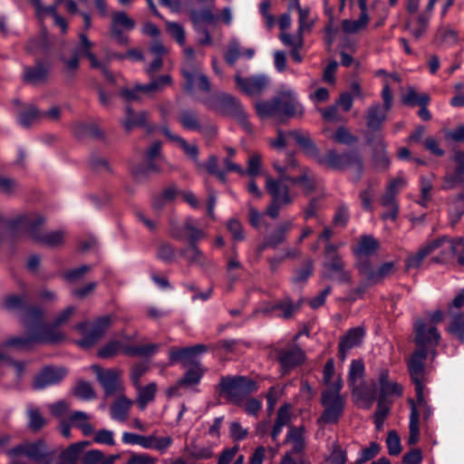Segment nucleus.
I'll use <instances>...</instances> for the list:
<instances>
[{
    "label": "nucleus",
    "instance_id": "3c124183",
    "mask_svg": "<svg viewBox=\"0 0 464 464\" xmlns=\"http://www.w3.org/2000/svg\"><path fill=\"white\" fill-rule=\"evenodd\" d=\"M370 16H360L357 20L344 19L342 22V30L348 34H358L365 30L369 24Z\"/></svg>",
    "mask_w": 464,
    "mask_h": 464
},
{
    "label": "nucleus",
    "instance_id": "ddd939ff",
    "mask_svg": "<svg viewBox=\"0 0 464 464\" xmlns=\"http://www.w3.org/2000/svg\"><path fill=\"white\" fill-rule=\"evenodd\" d=\"M91 369L96 374L97 380L103 388L106 397L123 393L122 371L118 369H103L97 364L92 365Z\"/></svg>",
    "mask_w": 464,
    "mask_h": 464
},
{
    "label": "nucleus",
    "instance_id": "13d9d810",
    "mask_svg": "<svg viewBox=\"0 0 464 464\" xmlns=\"http://www.w3.org/2000/svg\"><path fill=\"white\" fill-rule=\"evenodd\" d=\"M364 371L365 368L362 360H353L351 362L348 372L349 387L363 381Z\"/></svg>",
    "mask_w": 464,
    "mask_h": 464
},
{
    "label": "nucleus",
    "instance_id": "4d7b16f0",
    "mask_svg": "<svg viewBox=\"0 0 464 464\" xmlns=\"http://www.w3.org/2000/svg\"><path fill=\"white\" fill-rule=\"evenodd\" d=\"M401 101L409 106L428 105L430 98L427 93H418L414 89L410 88L402 96Z\"/></svg>",
    "mask_w": 464,
    "mask_h": 464
},
{
    "label": "nucleus",
    "instance_id": "cd10ccee",
    "mask_svg": "<svg viewBox=\"0 0 464 464\" xmlns=\"http://www.w3.org/2000/svg\"><path fill=\"white\" fill-rule=\"evenodd\" d=\"M353 400L362 407H369L375 400L376 390L373 382H359L350 387Z\"/></svg>",
    "mask_w": 464,
    "mask_h": 464
},
{
    "label": "nucleus",
    "instance_id": "f257e3e1",
    "mask_svg": "<svg viewBox=\"0 0 464 464\" xmlns=\"http://www.w3.org/2000/svg\"><path fill=\"white\" fill-rule=\"evenodd\" d=\"M73 306H68L55 317L52 324H44V312L39 308H29L24 311L23 321L28 328L26 337L14 336L7 339L2 348L13 347L18 350L30 349L34 343H57L65 339V334L58 327L65 324L73 314Z\"/></svg>",
    "mask_w": 464,
    "mask_h": 464
},
{
    "label": "nucleus",
    "instance_id": "338daca9",
    "mask_svg": "<svg viewBox=\"0 0 464 464\" xmlns=\"http://www.w3.org/2000/svg\"><path fill=\"white\" fill-rule=\"evenodd\" d=\"M70 407L71 406L69 402L61 400L49 404L48 410L53 417L60 419L62 420H65V416L68 417V415L70 414Z\"/></svg>",
    "mask_w": 464,
    "mask_h": 464
},
{
    "label": "nucleus",
    "instance_id": "dca6fc26",
    "mask_svg": "<svg viewBox=\"0 0 464 464\" xmlns=\"http://www.w3.org/2000/svg\"><path fill=\"white\" fill-rule=\"evenodd\" d=\"M378 383L380 392L377 406L391 408L393 400L402 395V386L389 379V371L387 369H381L379 371Z\"/></svg>",
    "mask_w": 464,
    "mask_h": 464
},
{
    "label": "nucleus",
    "instance_id": "2f4dec72",
    "mask_svg": "<svg viewBox=\"0 0 464 464\" xmlns=\"http://www.w3.org/2000/svg\"><path fill=\"white\" fill-rule=\"evenodd\" d=\"M161 132L169 138L171 141L176 142L185 152V154L193 160V162L198 167H202V164L200 163L198 160V148L196 144H189L187 142L185 139L182 137L174 134L171 132V130L166 127L163 126L160 128Z\"/></svg>",
    "mask_w": 464,
    "mask_h": 464
},
{
    "label": "nucleus",
    "instance_id": "b1692460",
    "mask_svg": "<svg viewBox=\"0 0 464 464\" xmlns=\"http://www.w3.org/2000/svg\"><path fill=\"white\" fill-rule=\"evenodd\" d=\"M207 351V345L201 343L184 348H172L169 351V359L172 362H180L184 365L192 364L195 366V363H199L196 362V357Z\"/></svg>",
    "mask_w": 464,
    "mask_h": 464
},
{
    "label": "nucleus",
    "instance_id": "2eb2a0df",
    "mask_svg": "<svg viewBox=\"0 0 464 464\" xmlns=\"http://www.w3.org/2000/svg\"><path fill=\"white\" fill-rule=\"evenodd\" d=\"M112 323L111 315H105L98 318L89 328L87 323H81L75 325V329L84 334L83 338L78 341L81 347L88 348L93 345L99 339H101Z\"/></svg>",
    "mask_w": 464,
    "mask_h": 464
},
{
    "label": "nucleus",
    "instance_id": "c756f323",
    "mask_svg": "<svg viewBox=\"0 0 464 464\" xmlns=\"http://www.w3.org/2000/svg\"><path fill=\"white\" fill-rule=\"evenodd\" d=\"M365 336V330L362 326H357L350 329L343 335L339 343V353L342 360L345 359L346 353L353 347L361 345Z\"/></svg>",
    "mask_w": 464,
    "mask_h": 464
},
{
    "label": "nucleus",
    "instance_id": "603ef678",
    "mask_svg": "<svg viewBox=\"0 0 464 464\" xmlns=\"http://www.w3.org/2000/svg\"><path fill=\"white\" fill-rule=\"evenodd\" d=\"M172 83V78L169 74L153 79L150 82L142 85L143 92L147 96L161 92L165 87Z\"/></svg>",
    "mask_w": 464,
    "mask_h": 464
},
{
    "label": "nucleus",
    "instance_id": "052dcab7",
    "mask_svg": "<svg viewBox=\"0 0 464 464\" xmlns=\"http://www.w3.org/2000/svg\"><path fill=\"white\" fill-rule=\"evenodd\" d=\"M242 267L243 266L237 258V251L236 248H234L233 255L228 258L227 264V276L229 281L230 288L239 277V275L237 273V271L242 269Z\"/></svg>",
    "mask_w": 464,
    "mask_h": 464
},
{
    "label": "nucleus",
    "instance_id": "680f3d73",
    "mask_svg": "<svg viewBox=\"0 0 464 464\" xmlns=\"http://www.w3.org/2000/svg\"><path fill=\"white\" fill-rule=\"evenodd\" d=\"M430 254H432L430 246V243H427L426 245L422 246L417 253L408 256L406 260L407 268L410 269L419 267L422 264L424 258Z\"/></svg>",
    "mask_w": 464,
    "mask_h": 464
},
{
    "label": "nucleus",
    "instance_id": "1a4fd4ad",
    "mask_svg": "<svg viewBox=\"0 0 464 464\" xmlns=\"http://www.w3.org/2000/svg\"><path fill=\"white\" fill-rule=\"evenodd\" d=\"M316 162L324 167L335 170H342L345 168L354 172L356 179H359L363 170L362 161L356 152H347L338 154L335 150H329L324 156L320 155L319 150L317 156H314Z\"/></svg>",
    "mask_w": 464,
    "mask_h": 464
},
{
    "label": "nucleus",
    "instance_id": "ea45409f",
    "mask_svg": "<svg viewBox=\"0 0 464 464\" xmlns=\"http://www.w3.org/2000/svg\"><path fill=\"white\" fill-rule=\"evenodd\" d=\"M137 392L136 402L140 410H144L151 402L156 395L157 384L150 382L147 385L134 386Z\"/></svg>",
    "mask_w": 464,
    "mask_h": 464
},
{
    "label": "nucleus",
    "instance_id": "412c9836",
    "mask_svg": "<svg viewBox=\"0 0 464 464\" xmlns=\"http://www.w3.org/2000/svg\"><path fill=\"white\" fill-rule=\"evenodd\" d=\"M323 266L324 277L336 279L339 283L352 281L351 274L345 270V264L340 255H334L331 258L324 259Z\"/></svg>",
    "mask_w": 464,
    "mask_h": 464
},
{
    "label": "nucleus",
    "instance_id": "473e14b6",
    "mask_svg": "<svg viewBox=\"0 0 464 464\" xmlns=\"http://www.w3.org/2000/svg\"><path fill=\"white\" fill-rule=\"evenodd\" d=\"M49 66L38 62L34 66L24 67L23 80L34 85L46 82L49 73Z\"/></svg>",
    "mask_w": 464,
    "mask_h": 464
},
{
    "label": "nucleus",
    "instance_id": "58836bf2",
    "mask_svg": "<svg viewBox=\"0 0 464 464\" xmlns=\"http://www.w3.org/2000/svg\"><path fill=\"white\" fill-rule=\"evenodd\" d=\"M289 182L293 185H299L306 194L313 192L316 186L314 173L306 167L301 168L299 175L293 177Z\"/></svg>",
    "mask_w": 464,
    "mask_h": 464
},
{
    "label": "nucleus",
    "instance_id": "7ed1b4c3",
    "mask_svg": "<svg viewBox=\"0 0 464 464\" xmlns=\"http://www.w3.org/2000/svg\"><path fill=\"white\" fill-rule=\"evenodd\" d=\"M44 218L37 212L23 213L8 220L7 229L14 236L26 235L35 243L47 246L58 247L64 242L63 230L47 231L42 229Z\"/></svg>",
    "mask_w": 464,
    "mask_h": 464
},
{
    "label": "nucleus",
    "instance_id": "a878e982",
    "mask_svg": "<svg viewBox=\"0 0 464 464\" xmlns=\"http://www.w3.org/2000/svg\"><path fill=\"white\" fill-rule=\"evenodd\" d=\"M67 370L63 367H46L41 371L34 382L35 389H44L62 382L67 375Z\"/></svg>",
    "mask_w": 464,
    "mask_h": 464
},
{
    "label": "nucleus",
    "instance_id": "bb28decb",
    "mask_svg": "<svg viewBox=\"0 0 464 464\" xmlns=\"http://www.w3.org/2000/svg\"><path fill=\"white\" fill-rule=\"evenodd\" d=\"M125 444L140 445L144 449L165 451L171 444L170 437H122Z\"/></svg>",
    "mask_w": 464,
    "mask_h": 464
},
{
    "label": "nucleus",
    "instance_id": "20e7f679",
    "mask_svg": "<svg viewBox=\"0 0 464 464\" xmlns=\"http://www.w3.org/2000/svg\"><path fill=\"white\" fill-rule=\"evenodd\" d=\"M412 382L415 385V392L417 401L410 400L411 404V416H410V435H419V418L423 416L424 420H428L432 415V408L425 400L424 396V383L427 381L425 370H422L420 362L412 363L411 372H410Z\"/></svg>",
    "mask_w": 464,
    "mask_h": 464
},
{
    "label": "nucleus",
    "instance_id": "4c0bfd02",
    "mask_svg": "<svg viewBox=\"0 0 464 464\" xmlns=\"http://www.w3.org/2000/svg\"><path fill=\"white\" fill-rule=\"evenodd\" d=\"M294 227L292 220L281 222L277 227L270 233L266 238L270 248H276L286 240L287 234Z\"/></svg>",
    "mask_w": 464,
    "mask_h": 464
},
{
    "label": "nucleus",
    "instance_id": "bf43d9fd",
    "mask_svg": "<svg viewBox=\"0 0 464 464\" xmlns=\"http://www.w3.org/2000/svg\"><path fill=\"white\" fill-rule=\"evenodd\" d=\"M296 309H297V306H295L292 303V301L288 297H286V298L283 299L282 301L273 304L271 307L266 309L264 312L268 313V312H275V311L279 310L282 312L279 314V316H281L285 319H289L293 316V314H295Z\"/></svg>",
    "mask_w": 464,
    "mask_h": 464
},
{
    "label": "nucleus",
    "instance_id": "37998d69",
    "mask_svg": "<svg viewBox=\"0 0 464 464\" xmlns=\"http://www.w3.org/2000/svg\"><path fill=\"white\" fill-rule=\"evenodd\" d=\"M178 121L184 130L193 131L201 130L198 115L192 110L186 109L181 111L178 116Z\"/></svg>",
    "mask_w": 464,
    "mask_h": 464
},
{
    "label": "nucleus",
    "instance_id": "423d86ee",
    "mask_svg": "<svg viewBox=\"0 0 464 464\" xmlns=\"http://www.w3.org/2000/svg\"><path fill=\"white\" fill-rule=\"evenodd\" d=\"M203 103L208 110L216 113L236 119L246 131L252 130L247 115L241 102L236 97L227 93H219L204 100Z\"/></svg>",
    "mask_w": 464,
    "mask_h": 464
},
{
    "label": "nucleus",
    "instance_id": "f8f14e48",
    "mask_svg": "<svg viewBox=\"0 0 464 464\" xmlns=\"http://www.w3.org/2000/svg\"><path fill=\"white\" fill-rule=\"evenodd\" d=\"M220 388L231 402L240 405L250 393L257 390V384L245 376H226L221 378Z\"/></svg>",
    "mask_w": 464,
    "mask_h": 464
},
{
    "label": "nucleus",
    "instance_id": "72a5a7b5",
    "mask_svg": "<svg viewBox=\"0 0 464 464\" xmlns=\"http://www.w3.org/2000/svg\"><path fill=\"white\" fill-rule=\"evenodd\" d=\"M273 167L278 173V177H280V179L288 181L293 178L289 173L294 171L300 172V169L302 168L298 164V161L293 153H287L284 162H281L278 160H274Z\"/></svg>",
    "mask_w": 464,
    "mask_h": 464
},
{
    "label": "nucleus",
    "instance_id": "4468645a",
    "mask_svg": "<svg viewBox=\"0 0 464 464\" xmlns=\"http://www.w3.org/2000/svg\"><path fill=\"white\" fill-rule=\"evenodd\" d=\"M164 161L165 159L161 155V142L154 141L148 148L145 154V163L139 164L132 168L131 174L138 181H144L150 173H158L161 170L160 167L155 162V160Z\"/></svg>",
    "mask_w": 464,
    "mask_h": 464
},
{
    "label": "nucleus",
    "instance_id": "7c9ffc66",
    "mask_svg": "<svg viewBox=\"0 0 464 464\" xmlns=\"http://www.w3.org/2000/svg\"><path fill=\"white\" fill-rule=\"evenodd\" d=\"M389 111L382 107V104L379 102L372 104L365 113L367 128L372 131L381 130L387 120V113Z\"/></svg>",
    "mask_w": 464,
    "mask_h": 464
},
{
    "label": "nucleus",
    "instance_id": "5701e85b",
    "mask_svg": "<svg viewBox=\"0 0 464 464\" xmlns=\"http://www.w3.org/2000/svg\"><path fill=\"white\" fill-rule=\"evenodd\" d=\"M277 360L283 374H286L304 361V353L301 348L295 345L278 350Z\"/></svg>",
    "mask_w": 464,
    "mask_h": 464
},
{
    "label": "nucleus",
    "instance_id": "f704fd0d",
    "mask_svg": "<svg viewBox=\"0 0 464 464\" xmlns=\"http://www.w3.org/2000/svg\"><path fill=\"white\" fill-rule=\"evenodd\" d=\"M132 404L133 401L123 393L118 395V398L111 405V417L119 421H125Z\"/></svg>",
    "mask_w": 464,
    "mask_h": 464
},
{
    "label": "nucleus",
    "instance_id": "c03bdc74",
    "mask_svg": "<svg viewBox=\"0 0 464 464\" xmlns=\"http://www.w3.org/2000/svg\"><path fill=\"white\" fill-rule=\"evenodd\" d=\"M287 135L296 141L308 157L314 158V156H317L318 149L307 134L300 130H292Z\"/></svg>",
    "mask_w": 464,
    "mask_h": 464
},
{
    "label": "nucleus",
    "instance_id": "a211bd4d",
    "mask_svg": "<svg viewBox=\"0 0 464 464\" xmlns=\"http://www.w3.org/2000/svg\"><path fill=\"white\" fill-rule=\"evenodd\" d=\"M93 45V43L88 39L87 34L85 33H81L79 34V45L74 52L79 55L81 54L85 56L89 60L92 68L100 70L107 79L113 81V76L109 71L107 63L105 62L99 61L92 52Z\"/></svg>",
    "mask_w": 464,
    "mask_h": 464
},
{
    "label": "nucleus",
    "instance_id": "f3484780",
    "mask_svg": "<svg viewBox=\"0 0 464 464\" xmlns=\"http://www.w3.org/2000/svg\"><path fill=\"white\" fill-rule=\"evenodd\" d=\"M276 101L280 106L281 118L299 117L303 114L304 109L297 101L296 92L286 85H282L276 93Z\"/></svg>",
    "mask_w": 464,
    "mask_h": 464
},
{
    "label": "nucleus",
    "instance_id": "aec40b11",
    "mask_svg": "<svg viewBox=\"0 0 464 464\" xmlns=\"http://www.w3.org/2000/svg\"><path fill=\"white\" fill-rule=\"evenodd\" d=\"M72 427L78 428L83 435H91L94 430L89 421V415L83 411L71 412L65 420L60 422L62 435H70Z\"/></svg>",
    "mask_w": 464,
    "mask_h": 464
},
{
    "label": "nucleus",
    "instance_id": "774afa93",
    "mask_svg": "<svg viewBox=\"0 0 464 464\" xmlns=\"http://www.w3.org/2000/svg\"><path fill=\"white\" fill-rule=\"evenodd\" d=\"M42 116L34 107H30L28 110L22 111L18 116V122L24 128H29Z\"/></svg>",
    "mask_w": 464,
    "mask_h": 464
},
{
    "label": "nucleus",
    "instance_id": "4be33fe9",
    "mask_svg": "<svg viewBox=\"0 0 464 464\" xmlns=\"http://www.w3.org/2000/svg\"><path fill=\"white\" fill-rule=\"evenodd\" d=\"M135 21L127 15L125 12H116L111 15V35L120 44H126L128 37L122 30L130 31L135 27Z\"/></svg>",
    "mask_w": 464,
    "mask_h": 464
},
{
    "label": "nucleus",
    "instance_id": "79ce46f5",
    "mask_svg": "<svg viewBox=\"0 0 464 464\" xmlns=\"http://www.w3.org/2000/svg\"><path fill=\"white\" fill-rule=\"evenodd\" d=\"M381 205L385 209L382 215V218L396 220L399 213V205L396 197L391 192H385L381 198Z\"/></svg>",
    "mask_w": 464,
    "mask_h": 464
},
{
    "label": "nucleus",
    "instance_id": "393cba45",
    "mask_svg": "<svg viewBox=\"0 0 464 464\" xmlns=\"http://www.w3.org/2000/svg\"><path fill=\"white\" fill-rule=\"evenodd\" d=\"M235 80L237 87L248 95L260 94L269 84V79L265 75L243 78L237 74Z\"/></svg>",
    "mask_w": 464,
    "mask_h": 464
},
{
    "label": "nucleus",
    "instance_id": "69168bd1",
    "mask_svg": "<svg viewBox=\"0 0 464 464\" xmlns=\"http://www.w3.org/2000/svg\"><path fill=\"white\" fill-rule=\"evenodd\" d=\"M72 393L79 399L89 401L95 398V392L90 382L81 381L73 388Z\"/></svg>",
    "mask_w": 464,
    "mask_h": 464
},
{
    "label": "nucleus",
    "instance_id": "6e6d98bb",
    "mask_svg": "<svg viewBox=\"0 0 464 464\" xmlns=\"http://www.w3.org/2000/svg\"><path fill=\"white\" fill-rule=\"evenodd\" d=\"M291 419V409L289 405H283L277 411L276 422L273 426L271 435H278L282 432L283 427L288 426Z\"/></svg>",
    "mask_w": 464,
    "mask_h": 464
},
{
    "label": "nucleus",
    "instance_id": "e2e57ef3",
    "mask_svg": "<svg viewBox=\"0 0 464 464\" xmlns=\"http://www.w3.org/2000/svg\"><path fill=\"white\" fill-rule=\"evenodd\" d=\"M450 219L452 226L457 224L464 215V195H459L451 202L449 210Z\"/></svg>",
    "mask_w": 464,
    "mask_h": 464
},
{
    "label": "nucleus",
    "instance_id": "0e129e2a",
    "mask_svg": "<svg viewBox=\"0 0 464 464\" xmlns=\"http://www.w3.org/2000/svg\"><path fill=\"white\" fill-rule=\"evenodd\" d=\"M122 353V343L119 340H111L103 345L98 352V356L102 359L114 357Z\"/></svg>",
    "mask_w": 464,
    "mask_h": 464
},
{
    "label": "nucleus",
    "instance_id": "de8ad7c7",
    "mask_svg": "<svg viewBox=\"0 0 464 464\" xmlns=\"http://www.w3.org/2000/svg\"><path fill=\"white\" fill-rule=\"evenodd\" d=\"M150 113L146 111H142L139 113H135L133 110L126 108V119L123 121V126L126 130H130L134 127H145Z\"/></svg>",
    "mask_w": 464,
    "mask_h": 464
},
{
    "label": "nucleus",
    "instance_id": "c9c22d12",
    "mask_svg": "<svg viewBox=\"0 0 464 464\" xmlns=\"http://www.w3.org/2000/svg\"><path fill=\"white\" fill-rule=\"evenodd\" d=\"M256 114L261 119L273 118L281 120L280 106L276 98H273L270 101H260L255 105Z\"/></svg>",
    "mask_w": 464,
    "mask_h": 464
},
{
    "label": "nucleus",
    "instance_id": "9d476101",
    "mask_svg": "<svg viewBox=\"0 0 464 464\" xmlns=\"http://www.w3.org/2000/svg\"><path fill=\"white\" fill-rule=\"evenodd\" d=\"M184 55L185 63L181 68V74L185 80V91L191 92L195 88H198L200 91L208 92L210 82L196 63L194 49L189 46L186 47L184 49Z\"/></svg>",
    "mask_w": 464,
    "mask_h": 464
},
{
    "label": "nucleus",
    "instance_id": "8fccbe9b",
    "mask_svg": "<svg viewBox=\"0 0 464 464\" xmlns=\"http://www.w3.org/2000/svg\"><path fill=\"white\" fill-rule=\"evenodd\" d=\"M27 425L31 431H39L45 424L46 420L43 417L36 407L28 405L26 407Z\"/></svg>",
    "mask_w": 464,
    "mask_h": 464
},
{
    "label": "nucleus",
    "instance_id": "49530a36",
    "mask_svg": "<svg viewBox=\"0 0 464 464\" xmlns=\"http://www.w3.org/2000/svg\"><path fill=\"white\" fill-rule=\"evenodd\" d=\"M447 327L448 333L460 343H464V314H452Z\"/></svg>",
    "mask_w": 464,
    "mask_h": 464
},
{
    "label": "nucleus",
    "instance_id": "c85d7f7f",
    "mask_svg": "<svg viewBox=\"0 0 464 464\" xmlns=\"http://www.w3.org/2000/svg\"><path fill=\"white\" fill-rule=\"evenodd\" d=\"M358 269L359 273L371 284L381 282L395 271L392 262L384 263L378 269H373L369 263H363L359 266Z\"/></svg>",
    "mask_w": 464,
    "mask_h": 464
},
{
    "label": "nucleus",
    "instance_id": "5fc2aeb1",
    "mask_svg": "<svg viewBox=\"0 0 464 464\" xmlns=\"http://www.w3.org/2000/svg\"><path fill=\"white\" fill-rule=\"evenodd\" d=\"M330 450V454L324 458L321 464H346V451L340 444L334 442Z\"/></svg>",
    "mask_w": 464,
    "mask_h": 464
},
{
    "label": "nucleus",
    "instance_id": "e433bc0d",
    "mask_svg": "<svg viewBox=\"0 0 464 464\" xmlns=\"http://www.w3.org/2000/svg\"><path fill=\"white\" fill-rule=\"evenodd\" d=\"M379 247V242L372 236L363 235L357 245L353 247V253L357 257H366L374 254Z\"/></svg>",
    "mask_w": 464,
    "mask_h": 464
},
{
    "label": "nucleus",
    "instance_id": "39448f33",
    "mask_svg": "<svg viewBox=\"0 0 464 464\" xmlns=\"http://www.w3.org/2000/svg\"><path fill=\"white\" fill-rule=\"evenodd\" d=\"M415 343L418 349L412 353L408 362L409 372H411V366L413 362H420L422 370L424 369V361L427 358L429 350L434 351L435 347L439 344L440 334L438 332L437 326L428 325L423 319H418L414 323Z\"/></svg>",
    "mask_w": 464,
    "mask_h": 464
},
{
    "label": "nucleus",
    "instance_id": "f03ea898",
    "mask_svg": "<svg viewBox=\"0 0 464 464\" xmlns=\"http://www.w3.org/2000/svg\"><path fill=\"white\" fill-rule=\"evenodd\" d=\"M90 445L87 440L76 442L66 450H63L58 456L48 450L46 445L39 440L37 442L22 443L6 451L10 458H26L35 464H77L79 459H82L83 450Z\"/></svg>",
    "mask_w": 464,
    "mask_h": 464
},
{
    "label": "nucleus",
    "instance_id": "864d4df0",
    "mask_svg": "<svg viewBox=\"0 0 464 464\" xmlns=\"http://www.w3.org/2000/svg\"><path fill=\"white\" fill-rule=\"evenodd\" d=\"M430 17V14H420L416 20L408 22L407 27L416 39L420 38L426 32Z\"/></svg>",
    "mask_w": 464,
    "mask_h": 464
},
{
    "label": "nucleus",
    "instance_id": "a19ab883",
    "mask_svg": "<svg viewBox=\"0 0 464 464\" xmlns=\"http://www.w3.org/2000/svg\"><path fill=\"white\" fill-rule=\"evenodd\" d=\"M180 254L189 264L198 265L199 266H207L210 264L209 260L196 244H188V246L182 249Z\"/></svg>",
    "mask_w": 464,
    "mask_h": 464
},
{
    "label": "nucleus",
    "instance_id": "6ab92c4d",
    "mask_svg": "<svg viewBox=\"0 0 464 464\" xmlns=\"http://www.w3.org/2000/svg\"><path fill=\"white\" fill-rule=\"evenodd\" d=\"M454 169H447L441 189L450 190L458 186L464 187V151H457L452 158Z\"/></svg>",
    "mask_w": 464,
    "mask_h": 464
},
{
    "label": "nucleus",
    "instance_id": "9b49d317",
    "mask_svg": "<svg viewBox=\"0 0 464 464\" xmlns=\"http://www.w3.org/2000/svg\"><path fill=\"white\" fill-rule=\"evenodd\" d=\"M286 180L266 177V189L271 197V203L266 208V214L273 219L279 217L280 208L293 203L294 198L289 188L285 184Z\"/></svg>",
    "mask_w": 464,
    "mask_h": 464
},
{
    "label": "nucleus",
    "instance_id": "6e6552de",
    "mask_svg": "<svg viewBox=\"0 0 464 464\" xmlns=\"http://www.w3.org/2000/svg\"><path fill=\"white\" fill-rule=\"evenodd\" d=\"M429 243L431 253L438 252L433 262L446 264L457 258L458 264L464 266V240L461 237H441Z\"/></svg>",
    "mask_w": 464,
    "mask_h": 464
},
{
    "label": "nucleus",
    "instance_id": "09e8293b",
    "mask_svg": "<svg viewBox=\"0 0 464 464\" xmlns=\"http://www.w3.org/2000/svg\"><path fill=\"white\" fill-rule=\"evenodd\" d=\"M118 459L117 455H111L104 457L103 453L98 450H92L85 451L82 454V464H114V461Z\"/></svg>",
    "mask_w": 464,
    "mask_h": 464
},
{
    "label": "nucleus",
    "instance_id": "a18cd8bd",
    "mask_svg": "<svg viewBox=\"0 0 464 464\" xmlns=\"http://www.w3.org/2000/svg\"><path fill=\"white\" fill-rule=\"evenodd\" d=\"M206 370L200 363H195V366L188 369L181 379L179 380V385L185 388H191L199 383Z\"/></svg>",
    "mask_w": 464,
    "mask_h": 464
},
{
    "label": "nucleus",
    "instance_id": "0eeeda50",
    "mask_svg": "<svg viewBox=\"0 0 464 464\" xmlns=\"http://www.w3.org/2000/svg\"><path fill=\"white\" fill-rule=\"evenodd\" d=\"M342 388L343 381L338 377L329 388L322 392L321 403L324 411L319 421L332 424L337 422L342 416L345 405V397L341 394Z\"/></svg>",
    "mask_w": 464,
    "mask_h": 464
}]
</instances>
